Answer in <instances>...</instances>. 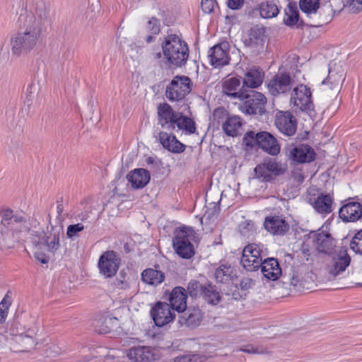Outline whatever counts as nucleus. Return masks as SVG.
<instances>
[{"label": "nucleus", "mask_w": 362, "mask_h": 362, "mask_svg": "<svg viewBox=\"0 0 362 362\" xmlns=\"http://www.w3.org/2000/svg\"><path fill=\"white\" fill-rule=\"evenodd\" d=\"M151 315L157 327H163L172 322L175 314L170 305L164 302H158L151 310Z\"/></svg>", "instance_id": "13"}, {"label": "nucleus", "mask_w": 362, "mask_h": 362, "mask_svg": "<svg viewBox=\"0 0 362 362\" xmlns=\"http://www.w3.org/2000/svg\"><path fill=\"white\" fill-rule=\"evenodd\" d=\"M278 13L279 9L274 3L265 1L259 6V14L264 18H274Z\"/></svg>", "instance_id": "37"}, {"label": "nucleus", "mask_w": 362, "mask_h": 362, "mask_svg": "<svg viewBox=\"0 0 362 362\" xmlns=\"http://www.w3.org/2000/svg\"><path fill=\"white\" fill-rule=\"evenodd\" d=\"M23 221H24V218H23V216H18V215H15V216L13 215L12 223H21Z\"/></svg>", "instance_id": "59"}, {"label": "nucleus", "mask_w": 362, "mask_h": 362, "mask_svg": "<svg viewBox=\"0 0 362 362\" xmlns=\"http://www.w3.org/2000/svg\"><path fill=\"white\" fill-rule=\"evenodd\" d=\"M241 100L244 102L240 109L246 115H262L265 111L267 98L262 93L250 90Z\"/></svg>", "instance_id": "7"}, {"label": "nucleus", "mask_w": 362, "mask_h": 362, "mask_svg": "<svg viewBox=\"0 0 362 362\" xmlns=\"http://www.w3.org/2000/svg\"><path fill=\"white\" fill-rule=\"evenodd\" d=\"M83 229L84 226L81 223L74 225H70L67 228L66 235L69 238H73Z\"/></svg>", "instance_id": "49"}, {"label": "nucleus", "mask_w": 362, "mask_h": 362, "mask_svg": "<svg viewBox=\"0 0 362 362\" xmlns=\"http://www.w3.org/2000/svg\"><path fill=\"white\" fill-rule=\"evenodd\" d=\"M158 141L165 149L173 153H181L186 148L174 134L166 132H159Z\"/></svg>", "instance_id": "22"}, {"label": "nucleus", "mask_w": 362, "mask_h": 362, "mask_svg": "<svg viewBox=\"0 0 362 362\" xmlns=\"http://www.w3.org/2000/svg\"><path fill=\"white\" fill-rule=\"evenodd\" d=\"M48 11L43 3L37 5L35 13L25 18V29L11 38V52L20 56L33 49L38 40L42 28L47 22Z\"/></svg>", "instance_id": "1"}, {"label": "nucleus", "mask_w": 362, "mask_h": 362, "mask_svg": "<svg viewBox=\"0 0 362 362\" xmlns=\"http://www.w3.org/2000/svg\"><path fill=\"white\" fill-rule=\"evenodd\" d=\"M141 279L144 283L156 286L164 281L165 274L156 269H147L141 273Z\"/></svg>", "instance_id": "33"}, {"label": "nucleus", "mask_w": 362, "mask_h": 362, "mask_svg": "<svg viewBox=\"0 0 362 362\" xmlns=\"http://www.w3.org/2000/svg\"><path fill=\"white\" fill-rule=\"evenodd\" d=\"M350 247L356 253L362 255V230L355 234L351 241Z\"/></svg>", "instance_id": "43"}, {"label": "nucleus", "mask_w": 362, "mask_h": 362, "mask_svg": "<svg viewBox=\"0 0 362 362\" xmlns=\"http://www.w3.org/2000/svg\"><path fill=\"white\" fill-rule=\"evenodd\" d=\"M350 10L353 13H358L362 10V0H351Z\"/></svg>", "instance_id": "52"}, {"label": "nucleus", "mask_w": 362, "mask_h": 362, "mask_svg": "<svg viewBox=\"0 0 362 362\" xmlns=\"http://www.w3.org/2000/svg\"><path fill=\"white\" fill-rule=\"evenodd\" d=\"M113 320L110 317H101L96 320L95 330L100 334H106L111 330V324Z\"/></svg>", "instance_id": "40"}, {"label": "nucleus", "mask_w": 362, "mask_h": 362, "mask_svg": "<svg viewBox=\"0 0 362 362\" xmlns=\"http://www.w3.org/2000/svg\"><path fill=\"white\" fill-rule=\"evenodd\" d=\"M153 40H154V37H153V35H148V36H147V37H146V42H152Z\"/></svg>", "instance_id": "63"}, {"label": "nucleus", "mask_w": 362, "mask_h": 362, "mask_svg": "<svg viewBox=\"0 0 362 362\" xmlns=\"http://www.w3.org/2000/svg\"><path fill=\"white\" fill-rule=\"evenodd\" d=\"M275 125L283 134L292 136L297 130V120L288 111H278L275 116Z\"/></svg>", "instance_id": "14"}, {"label": "nucleus", "mask_w": 362, "mask_h": 362, "mask_svg": "<svg viewBox=\"0 0 362 362\" xmlns=\"http://www.w3.org/2000/svg\"><path fill=\"white\" fill-rule=\"evenodd\" d=\"M158 124L163 128L174 131L180 112L174 111L168 103H161L157 107Z\"/></svg>", "instance_id": "12"}, {"label": "nucleus", "mask_w": 362, "mask_h": 362, "mask_svg": "<svg viewBox=\"0 0 362 362\" xmlns=\"http://www.w3.org/2000/svg\"><path fill=\"white\" fill-rule=\"evenodd\" d=\"M37 332L35 326L26 327L19 322H13L10 329V349L14 352L30 351L40 344Z\"/></svg>", "instance_id": "2"}, {"label": "nucleus", "mask_w": 362, "mask_h": 362, "mask_svg": "<svg viewBox=\"0 0 362 362\" xmlns=\"http://www.w3.org/2000/svg\"><path fill=\"white\" fill-rule=\"evenodd\" d=\"M242 119L236 115L230 116L223 122L222 127L224 132L230 136H235L240 133L242 127Z\"/></svg>", "instance_id": "32"}, {"label": "nucleus", "mask_w": 362, "mask_h": 362, "mask_svg": "<svg viewBox=\"0 0 362 362\" xmlns=\"http://www.w3.org/2000/svg\"><path fill=\"white\" fill-rule=\"evenodd\" d=\"M161 47L168 64L181 67L186 64L189 57L188 46L178 35L171 34L165 36Z\"/></svg>", "instance_id": "3"}, {"label": "nucleus", "mask_w": 362, "mask_h": 362, "mask_svg": "<svg viewBox=\"0 0 362 362\" xmlns=\"http://www.w3.org/2000/svg\"><path fill=\"white\" fill-rule=\"evenodd\" d=\"M343 76L342 74H334L333 71L331 69H329V74L327 77L322 81V84H331V88L334 86H337L340 81H343Z\"/></svg>", "instance_id": "45"}, {"label": "nucleus", "mask_w": 362, "mask_h": 362, "mask_svg": "<svg viewBox=\"0 0 362 362\" xmlns=\"http://www.w3.org/2000/svg\"><path fill=\"white\" fill-rule=\"evenodd\" d=\"M61 354V349L54 344H51L45 350V354L49 358H55Z\"/></svg>", "instance_id": "50"}, {"label": "nucleus", "mask_w": 362, "mask_h": 362, "mask_svg": "<svg viewBox=\"0 0 362 362\" xmlns=\"http://www.w3.org/2000/svg\"><path fill=\"white\" fill-rule=\"evenodd\" d=\"M239 229L241 234L244 236H249L256 230L254 222L248 220L243 221L239 226Z\"/></svg>", "instance_id": "44"}, {"label": "nucleus", "mask_w": 362, "mask_h": 362, "mask_svg": "<svg viewBox=\"0 0 362 362\" xmlns=\"http://www.w3.org/2000/svg\"><path fill=\"white\" fill-rule=\"evenodd\" d=\"M229 48L230 45L226 41L212 47L208 54L211 64L216 68L227 65L230 61Z\"/></svg>", "instance_id": "16"}, {"label": "nucleus", "mask_w": 362, "mask_h": 362, "mask_svg": "<svg viewBox=\"0 0 362 362\" xmlns=\"http://www.w3.org/2000/svg\"><path fill=\"white\" fill-rule=\"evenodd\" d=\"M319 5V0H300L299 3L301 11L309 18L317 15Z\"/></svg>", "instance_id": "35"}, {"label": "nucleus", "mask_w": 362, "mask_h": 362, "mask_svg": "<svg viewBox=\"0 0 362 362\" xmlns=\"http://www.w3.org/2000/svg\"><path fill=\"white\" fill-rule=\"evenodd\" d=\"M57 212L58 216H61L63 212L64 207L62 204V202L57 201Z\"/></svg>", "instance_id": "58"}, {"label": "nucleus", "mask_w": 362, "mask_h": 362, "mask_svg": "<svg viewBox=\"0 0 362 362\" xmlns=\"http://www.w3.org/2000/svg\"><path fill=\"white\" fill-rule=\"evenodd\" d=\"M186 312L179 316L178 323L182 326L185 325L187 327L195 328L198 327L203 317L202 310L198 308H189L186 309Z\"/></svg>", "instance_id": "25"}, {"label": "nucleus", "mask_w": 362, "mask_h": 362, "mask_svg": "<svg viewBox=\"0 0 362 362\" xmlns=\"http://www.w3.org/2000/svg\"><path fill=\"white\" fill-rule=\"evenodd\" d=\"M264 78V71L258 67H251L248 69L245 74L243 83V87L250 88H256L262 85Z\"/></svg>", "instance_id": "27"}, {"label": "nucleus", "mask_w": 362, "mask_h": 362, "mask_svg": "<svg viewBox=\"0 0 362 362\" xmlns=\"http://www.w3.org/2000/svg\"><path fill=\"white\" fill-rule=\"evenodd\" d=\"M311 95L310 88L304 85H300L294 88L291 102L299 110L309 112L313 110L314 107Z\"/></svg>", "instance_id": "15"}, {"label": "nucleus", "mask_w": 362, "mask_h": 362, "mask_svg": "<svg viewBox=\"0 0 362 362\" xmlns=\"http://www.w3.org/2000/svg\"><path fill=\"white\" fill-rule=\"evenodd\" d=\"M202 296L209 303L214 305L217 304L221 299L219 293L211 284L206 285Z\"/></svg>", "instance_id": "39"}, {"label": "nucleus", "mask_w": 362, "mask_h": 362, "mask_svg": "<svg viewBox=\"0 0 362 362\" xmlns=\"http://www.w3.org/2000/svg\"><path fill=\"white\" fill-rule=\"evenodd\" d=\"M262 246L255 243L246 245L242 253L240 263L248 272L257 270L262 264Z\"/></svg>", "instance_id": "9"}, {"label": "nucleus", "mask_w": 362, "mask_h": 362, "mask_svg": "<svg viewBox=\"0 0 362 362\" xmlns=\"http://www.w3.org/2000/svg\"><path fill=\"white\" fill-rule=\"evenodd\" d=\"M127 179L134 189L144 188L150 181L149 172L144 168H137L130 171Z\"/></svg>", "instance_id": "28"}, {"label": "nucleus", "mask_w": 362, "mask_h": 362, "mask_svg": "<svg viewBox=\"0 0 362 362\" xmlns=\"http://www.w3.org/2000/svg\"><path fill=\"white\" fill-rule=\"evenodd\" d=\"M284 152L290 160L298 163H310L315 159L317 156L314 149L305 144H287L284 148Z\"/></svg>", "instance_id": "8"}, {"label": "nucleus", "mask_w": 362, "mask_h": 362, "mask_svg": "<svg viewBox=\"0 0 362 362\" xmlns=\"http://www.w3.org/2000/svg\"><path fill=\"white\" fill-rule=\"evenodd\" d=\"M253 281L250 278H243L240 282V286L243 290H247L251 288Z\"/></svg>", "instance_id": "54"}, {"label": "nucleus", "mask_w": 362, "mask_h": 362, "mask_svg": "<svg viewBox=\"0 0 362 362\" xmlns=\"http://www.w3.org/2000/svg\"><path fill=\"white\" fill-rule=\"evenodd\" d=\"M291 79L288 74H276L268 83L267 87L273 95L284 93L291 89Z\"/></svg>", "instance_id": "19"}, {"label": "nucleus", "mask_w": 362, "mask_h": 362, "mask_svg": "<svg viewBox=\"0 0 362 362\" xmlns=\"http://www.w3.org/2000/svg\"><path fill=\"white\" fill-rule=\"evenodd\" d=\"M241 85V80L238 77L226 78L223 82V92L233 98L243 100L247 92L243 85Z\"/></svg>", "instance_id": "23"}, {"label": "nucleus", "mask_w": 362, "mask_h": 362, "mask_svg": "<svg viewBox=\"0 0 362 362\" xmlns=\"http://www.w3.org/2000/svg\"><path fill=\"white\" fill-rule=\"evenodd\" d=\"M129 358L135 362H149L154 360V354L150 347L137 346L129 350Z\"/></svg>", "instance_id": "30"}, {"label": "nucleus", "mask_w": 362, "mask_h": 362, "mask_svg": "<svg viewBox=\"0 0 362 362\" xmlns=\"http://www.w3.org/2000/svg\"><path fill=\"white\" fill-rule=\"evenodd\" d=\"M351 259L346 254L333 257L327 263L326 269L332 277H336L344 272L349 265Z\"/></svg>", "instance_id": "26"}, {"label": "nucleus", "mask_w": 362, "mask_h": 362, "mask_svg": "<svg viewBox=\"0 0 362 362\" xmlns=\"http://www.w3.org/2000/svg\"><path fill=\"white\" fill-rule=\"evenodd\" d=\"M38 89V86L33 83L28 85L26 89L27 99L28 101H31L33 99L35 95L37 93Z\"/></svg>", "instance_id": "51"}, {"label": "nucleus", "mask_w": 362, "mask_h": 362, "mask_svg": "<svg viewBox=\"0 0 362 362\" xmlns=\"http://www.w3.org/2000/svg\"><path fill=\"white\" fill-rule=\"evenodd\" d=\"M284 22L288 26H293L298 23V10L296 5H292L290 3L285 8Z\"/></svg>", "instance_id": "34"}, {"label": "nucleus", "mask_w": 362, "mask_h": 362, "mask_svg": "<svg viewBox=\"0 0 362 362\" xmlns=\"http://www.w3.org/2000/svg\"><path fill=\"white\" fill-rule=\"evenodd\" d=\"M233 276V269L230 267L221 266L216 270L215 278L217 281L221 283H227L230 281Z\"/></svg>", "instance_id": "38"}, {"label": "nucleus", "mask_w": 362, "mask_h": 362, "mask_svg": "<svg viewBox=\"0 0 362 362\" xmlns=\"http://www.w3.org/2000/svg\"><path fill=\"white\" fill-rule=\"evenodd\" d=\"M339 216L344 222H355L362 217V205L357 202H348L339 209Z\"/></svg>", "instance_id": "21"}, {"label": "nucleus", "mask_w": 362, "mask_h": 362, "mask_svg": "<svg viewBox=\"0 0 362 362\" xmlns=\"http://www.w3.org/2000/svg\"><path fill=\"white\" fill-rule=\"evenodd\" d=\"M205 360V356L198 354H188L176 357L175 362H204Z\"/></svg>", "instance_id": "46"}, {"label": "nucleus", "mask_w": 362, "mask_h": 362, "mask_svg": "<svg viewBox=\"0 0 362 362\" xmlns=\"http://www.w3.org/2000/svg\"><path fill=\"white\" fill-rule=\"evenodd\" d=\"M239 350L247 354H264L268 353L267 349L262 345L254 346L252 344H247L240 348Z\"/></svg>", "instance_id": "42"}, {"label": "nucleus", "mask_w": 362, "mask_h": 362, "mask_svg": "<svg viewBox=\"0 0 362 362\" xmlns=\"http://www.w3.org/2000/svg\"><path fill=\"white\" fill-rule=\"evenodd\" d=\"M187 291L181 286H177L170 293L169 305L173 310L183 313L187 309Z\"/></svg>", "instance_id": "24"}, {"label": "nucleus", "mask_w": 362, "mask_h": 362, "mask_svg": "<svg viewBox=\"0 0 362 362\" xmlns=\"http://www.w3.org/2000/svg\"><path fill=\"white\" fill-rule=\"evenodd\" d=\"M146 161L148 165H151L154 163V158L152 157H148Z\"/></svg>", "instance_id": "61"}, {"label": "nucleus", "mask_w": 362, "mask_h": 362, "mask_svg": "<svg viewBox=\"0 0 362 362\" xmlns=\"http://www.w3.org/2000/svg\"><path fill=\"white\" fill-rule=\"evenodd\" d=\"M217 4L216 0H202L201 6L205 13H211Z\"/></svg>", "instance_id": "48"}, {"label": "nucleus", "mask_w": 362, "mask_h": 362, "mask_svg": "<svg viewBox=\"0 0 362 362\" xmlns=\"http://www.w3.org/2000/svg\"><path fill=\"white\" fill-rule=\"evenodd\" d=\"M147 30L153 35L158 34L160 30L159 20L156 18H151L148 22Z\"/></svg>", "instance_id": "47"}, {"label": "nucleus", "mask_w": 362, "mask_h": 362, "mask_svg": "<svg viewBox=\"0 0 362 362\" xmlns=\"http://www.w3.org/2000/svg\"><path fill=\"white\" fill-rule=\"evenodd\" d=\"M191 79L185 76H176L168 85L165 96L170 101H180L192 90Z\"/></svg>", "instance_id": "6"}, {"label": "nucleus", "mask_w": 362, "mask_h": 362, "mask_svg": "<svg viewBox=\"0 0 362 362\" xmlns=\"http://www.w3.org/2000/svg\"><path fill=\"white\" fill-rule=\"evenodd\" d=\"M313 241L316 249L320 252L329 253L335 246L334 240L330 234L323 232L317 233Z\"/></svg>", "instance_id": "31"}, {"label": "nucleus", "mask_w": 362, "mask_h": 362, "mask_svg": "<svg viewBox=\"0 0 362 362\" xmlns=\"http://www.w3.org/2000/svg\"><path fill=\"white\" fill-rule=\"evenodd\" d=\"M12 218H13L12 212L6 211L4 213V214L3 216L1 223L4 226L9 225V224L12 223Z\"/></svg>", "instance_id": "56"}, {"label": "nucleus", "mask_w": 362, "mask_h": 362, "mask_svg": "<svg viewBox=\"0 0 362 362\" xmlns=\"http://www.w3.org/2000/svg\"><path fill=\"white\" fill-rule=\"evenodd\" d=\"M153 57L155 59H160L162 57V53L160 52H155L153 54Z\"/></svg>", "instance_id": "60"}, {"label": "nucleus", "mask_w": 362, "mask_h": 362, "mask_svg": "<svg viewBox=\"0 0 362 362\" xmlns=\"http://www.w3.org/2000/svg\"><path fill=\"white\" fill-rule=\"evenodd\" d=\"M121 284H122V286H119L120 288H126L128 287V284L127 282L124 283L123 281H122Z\"/></svg>", "instance_id": "64"}, {"label": "nucleus", "mask_w": 362, "mask_h": 362, "mask_svg": "<svg viewBox=\"0 0 362 362\" xmlns=\"http://www.w3.org/2000/svg\"><path fill=\"white\" fill-rule=\"evenodd\" d=\"M260 267L262 274L269 280L275 281L281 275V269L275 258H267L262 260Z\"/></svg>", "instance_id": "29"}, {"label": "nucleus", "mask_w": 362, "mask_h": 362, "mask_svg": "<svg viewBox=\"0 0 362 362\" xmlns=\"http://www.w3.org/2000/svg\"><path fill=\"white\" fill-rule=\"evenodd\" d=\"M176 127L178 130H183L189 134H194L196 132L195 122L191 118L184 116L181 112Z\"/></svg>", "instance_id": "36"}, {"label": "nucleus", "mask_w": 362, "mask_h": 362, "mask_svg": "<svg viewBox=\"0 0 362 362\" xmlns=\"http://www.w3.org/2000/svg\"><path fill=\"white\" fill-rule=\"evenodd\" d=\"M121 259L119 255L113 250L104 252L98 260L100 274L105 278L114 276L119 269Z\"/></svg>", "instance_id": "11"}, {"label": "nucleus", "mask_w": 362, "mask_h": 362, "mask_svg": "<svg viewBox=\"0 0 362 362\" xmlns=\"http://www.w3.org/2000/svg\"><path fill=\"white\" fill-rule=\"evenodd\" d=\"M252 140L259 148L271 156H277L281 151V146L277 139L267 132L255 133L249 132L245 134V140L247 146H252L248 140Z\"/></svg>", "instance_id": "4"}, {"label": "nucleus", "mask_w": 362, "mask_h": 362, "mask_svg": "<svg viewBox=\"0 0 362 362\" xmlns=\"http://www.w3.org/2000/svg\"><path fill=\"white\" fill-rule=\"evenodd\" d=\"M290 284L294 287H298L300 286L299 279L296 276H293V277L291 279Z\"/></svg>", "instance_id": "57"}, {"label": "nucleus", "mask_w": 362, "mask_h": 362, "mask_svg": "<svg viewBox=\"0 0 362 362\" xmlns=\"http://www.w3.org/2000/svg\"><path fill=\"white\" fill-rule=\"evenodd\" d=\"M286 169L287 167L285 164L276 159L269 158L255 168V177L262 182H272L278 176L284 174Z\"/></svg>", "instance_id": "5"}, {"label": "nucleus", "mask_w": 362, "mask_h": 362, "mask_svg": "<svg viewBox=\"0 0 362 362\" xmlns=\"http://www.w3.org/2000/svg\"><path fill=\"white\" fill-rule=\"evenodd\" d=\"M244 0H228V6L233 9H239L243 6Z\"/></svg>", "instance_id": "53"}, {"label": "nucleus", "mask_w": 362, "mask_h": 362, "mask_svg": "<svg viewBox=\"0 0 362 362\" xmlns=\"http://www.w3.org/2000/svg\"><path fill=\"white\" fill-rule=\"evenodd\" d=\"M322 24H323V22L316 21L315 24L310 23V25L311 26L318 27V26L321 25Z\"/></svg>", "instance_id": "62"}, {"label": "nucleus", "mask_w": 362, "mask_h": 362, "mask_svg": "<svg viewBox=\"0 0 362 362\" xmlns=\"http://www.w3.org/2000/svg\"><path fill=\"white\" fill-rule=\"evenodd\" d=\"M205 286L196 280H192L188 284L187 291L192 297L202 296Z\"/></svg>", "instance_id": "41"}, {"label": "nucleus", "mask_w": 362, "mask_h": 362, "mask_svg": "<svg viewBox=\"0 0 362 362\" xmlns=\"http://www.w3.org/2000/svg\"><path fill=\"white\" fill-rule=\"evenodd\" d=\"M35 258L42 264H46L49 261L47 256L43 252H35L34 254Z\"/></svg>", "instance_id": "55"}, {"label": "nucleus", "mask_w": 362, "mask_h": 362, "mask_svg": "<svg viewBox=\"0 0 362 362\" xmlns=\"http://www.w3.org/2000/svg\"><path fill=\"white\" fill-rule=\"evenodd\" d=\"M63 234V228L60 226H51L50 230L47 228V232L45 233L42 239V243L49 252L55 253L60 248V238Z\"/></svg>", "instance_id": "18"}, {"label": "nucleus", "mask_w": 362, "mask_h": 362, "mask_svg": "<svg viewBox=\"0 0 362 362\" xmlns=\"http://www.w3.org/2000/svg\"><path fill=\"white\" fill-rule=\"evenodd\" d=\"M309 202L315 211L323 216L332 213L333 211L334 198L329 194L321 193L317 197L310 198Z\"/></svg>", "instance_id": "20"}, {"label": "nucleus", "mask_w": 362, "mask_h": 362, "mask_svg": "<svg viewBox=\"0 0 362 362\" xmlns=\"http://www.w3.org/2000/svg\"><path fill=\"white\" fill-rule=\"evenodd\" d=\"M264 228L274 235H284L290 226L282 216H268L264 221Z\"/></svg>", "instance_id": "17"}, {"label": "nucleus", "mask_w": 362, "mask_h": 362, "mask_svg": "<svg viewBox=\"0 0 362 362\" xmlns=\"http://www.w3.org/2000/svg\"><path fill=\"white\" fill-rule=\"evenodd\" d=\"M192 234L186 230H180L173 239V247L176 253L182 258L189 259L194 255V245L192 243Z\"/></svg>", "instance_id": "10"}]
</instances>
